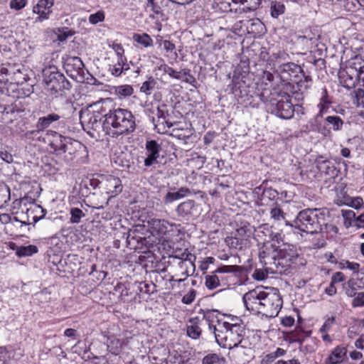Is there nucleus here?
I'll return each instance as SVG.
<instances>
[{
  "label": "nucleus",
  "mask_w": 364,
  "mask_h": 364,
  "mask_svg": "<svg viewBox=\"0 0 364 364\" xmlns=\"http://www.w3.org/2000/svg\"><path fill=\"white\" fill-rule=\"evenodd\" d=\"M43 82L45 84L49 82V80H54L59 77L60 80H65L63 75L60 73L58 68L54 65L45 68L43 70Z\"/></svg>",
  "instance_id": "26"
},
{
  "label": "nucleus",
  "mask_w": 364,
  "mask_h": 364,
  "mask_svg": "<svg viewBox=\"0 0 364 364\" xmlns=\"http://www.w3.org/2000/svg\"><path fill=\"white\" fill-rule=\"evenodd\" d=\"M112 93L120 100H125L133 95L134 88L130 85H121L112 87Z\"/></svg>",
  "instance_id": "23"
},
{
  "label": "nucleus",
  "mask_w": 364,
  "mask_h": 364,
  "mask_svg": "<svg viewBox=\"0 0 364 364\" xmlns=\"http://www.w3.org/2000/svg\"><path fill=\"white\" fill-rule=\"evenodd\" d=\"M60 118V117L55 113L40 117L37 122L36 127L40 130H43L48 128L53 122L59 120Z\"/></svg>",
  "instance_id": "28"
},
{
  "label": "nucleus",
  "mask_w": 364,
  "mask_h": 364,
  "mask_svg": "<svg viewBox=\"0 0 364 364\" xmlns=\"http://www.w3.org/2000/svg\"><path fill=\"white\" fill-rule=\"evenodd\" d=\"M338 268L340 269H348L354 273H358L360 270V264L357 262L343 259L338 263Z\"/></svg>",
  "instance_id": "40"
},
{
  "label": "nucleus",
  "mask_w": 364,
  "mask_h": 364,
  "mask_svg": "<svg viewBox=\"0 0 364 364\" xmlns=\"http://www.w3.org/2000/svg\"><path fill=\"white\" fill-rule=\"evenodd\" d=\"M38 247L36 245L20 246L16 250V255L18 257H29L38 252Z\"/></svg>",
  "instance_id": "38"
},
{
  "label": "nucleus",
  "mask_w": 364,
  "mask_h": 364,
  "mask_svg": "<svg viewBox=\"0 0 364 364\" xmlns=\"http://www.w3.org/2000/svg\"><path fill=\"white\" fill-rule=\"evenodd\" d=\"M262 0H235V13H245L257 10Z\"/></svg>",
  "instance_id": "16"
},
{
  "label": "nucleus",
  "mask_w": 364,
  "mask_h": 364,
  "mask_svg": "<svg viewBox=\"0 0 364 364\" xmlns=\"http://www.w3.org/2000/svg\"><path fill=\"white\" fill-rule=\"evenodd\" d=\"M246 21H240L236 22L233 27V33L239 36H245L247 35L246 32Z\"/></svg>",
  "instance_id": "50"
},
{
  "label": "nucleus",
  "mask_w": 364,
  "mask_h": 364,
  "mask_svg": "<svg viewBox=\"0 0 364 364\" xmlns=\"http://www.w3.org/2000/svg\"><path fill=\"white\" fill-rule=\"evenodd\" d=\"M166 126L168 128H171V127H173V126H176L175 128H173L172 129V132L170 134V135L174 136V137H176L179 139H184L186 137H188V134H181V133H178V130H183V128L179 127L178 124H172L171 122H166Z\"/></svg>",
  "instance_id": "55"
},
{
  "label": "nucleus",
  "mask_w": 364,
  "mask_h": 364,
  "mask_svg": "<svg viewBox=\"0 0 364 364\" xmlns=\"http://www.w3.org/2000/svg\"><path fill=\"white\" fill-rule=\"evenodd\" d=\"M54 5L53 0H38L33 6L32 11L37 15L36 22H43L48 20L52 14V7Z\"/></svg>",
  "instance_id": "10"
},
{
  "label": "nucleus",
  "mask_w": 364,
  "mask_h": 364,
  "mask_svg": "<svg viewBox=\"0 0 364 364\" xmlns=\"http://www.w3.org/2000/svg\"><path fill=\"white\" fill-rule=\"evenodd\" d=\"M65 66L68 73H71L72 69L79 73L82 69L84 64L80 58L72 57L67 60Z\"/></svg>",
  "instance_id": "34"
},
{
  "label": "nucleus",
  "mask_w": 364,
  "mask_h": 364,
  "mask_svg": "<svg viewBox=\"0 0 364 364\" xmlns=\"http://www.w3.org/2000/svg\"><path fill=\"white\" fill-rule=\"evenodd\" d=\"M301 68L294 63H286L279 68V75L284 82H296L295 78L300 73Z\"/></svg>",
  "instance_id": "13"
},
{
  "label": "nucleus",
  "mask_w": 364,
  "mask_h": 364,
  "mask_svg": "<svg viewBox=\"0 0 364 364\" xmlns=\"http://www.w3.org/2000/svg\"><path fill=\"white\" fill-rule=\"evenodd\" d=\"M347 355V349L342 346H338L334 348L328 357L326 358V364H340L341 363Z\"/></svg>",
  "instance_id": "19"
},
{
  "label": "nucleus",
  "mask_w": 364,
  "mask_h": 364,
  "mask_svg": "<svg viewBox=\"0 0 364 364\" xmlns=\"http://www.w3.org/2000/svg\"><path fill=\"white\" fill-rule=\"evenodd\" d=\"M276 252L277 257L287 266L296 264L299 259L298 250L293 245L282 242V245L277 246Z\"/></svg>",
  "instance_id": "7"
},
{
  "label": "nucleus",
  "mask_w": 364,
  "mask_h": 364,
  "mask_svg": "<svg viewBox=\"0 0 364 364\" xmlns=\"http://www.w3.org/2000/svg\"><path fill=\"white\" fill-rule=\"evenodd\" d=\"M156 85L155 80L150 77L148 80L144 82L140 87V91L146 95H150L151 91L154 88Z\"/></svg>",
  "instance_id": "53"
},
{
  "label": "nucleus",
  "mask_w": 364,
  "mask_h": 364,
  "mask_svg": "<svg viewBox=\"0 0 364 364\" xmlns=\"http://www.w3.org/2000/svg\"><path fill=\"white\" fill-rule=\"evenodd\" d=\"M156 43L161 47L166 52V56L171 60H176L178 55L176 50V46L168 40H164L162 36H157L156 37Z\"/></svg>",
  "instance_id": "20"
},
{
  "label": "nucleus",
  "mask_w": 364,
  "mask_h": 364,
  "mask_svg": "<svg viewBox=\"0 0 364 364\" xmlns=\"http://www.w3.org/2000/svg\"><path fill=\"white\" fill-rule=\"evenodd\" d=\"M235 0H214L213 8L220 12H235Z\"/></svg>",
  "instance_id": "29"
},
{
  "label": "nucleus",
  "mask_w": 364,
  "mask_h": 364,
  "mask_svg": "<svg viewBox=\"0 0 364 364\" xmlns=\"http://www.w3.org/2000/svg\"><path fill=\"white\" fill-rule=\"evenodd\" d=\"M214 262L215 259L213 257H205L200 262L199 268L203 272L207 271L210 264H213Z\"/></svg>",
  "instance_id": "61"
},
{
  "label": "nucleus",
  "mask_w": 364,
  "mask_h": 364,
  "mask_svg": "<svg viewBox=\"0 0 364 364\" xmlns=\"http://www.w3.org/2000/svg\"><path fill=\"white\" fill-rule=\"evenodd\" d=\"M226 244L231 248L242 250L246 248L243 245L240 244V240L235 235L231 237H227L225 239Z\"/></svg>",
  "instance_id": "52"
},
{
  "label": "nucleus",
  "mask_w": 364,
  "mask_h": 364,
  "mask_svg": "<svg viewBox=\"0 0 364 364\" xmlns=\"http://www.w3.org/2000/svg\"><path fill=\"white\" fill-rule=\"evenodd\" d=\"M103 187L105 193L109 196V198L114 197L122 191L121 180L119 178L114 176H107L105 178Z\"/></svg>",
  "instance_id": "12"
},
{
  "label": "nucleus",
  "mask_w": 364,
  "mask_h": 364,
  "mask_svg": "<svg viewBox=\"0 0 364 364\" xmlns=\"http://www.w3.org/2000/svg\"><path fill=\"white\" fill-rule=\"evenodd\" d=\"M132 38L136 43L143 46L144 48L153 46V40L147 33H134Z\"/></svg>",
  "instance_id": "36"
},
{
  "label": "nucleus",
  "mask_w": 364,
  "mask_h": 364,
  "mask_svg": "<svg viewBox=\"0 0 364 364\" xmlns=\"http://www.w3.org/2000/svg\"><path fill=\"white\" fill-rule=\"evenodd\" d=\"M161 150V145L155 140L146 142V156L144 165L151 166L158 162L159 154Z\"/></svg>",
  "instance_id": "11"
},
{
  "label": "nucleus",
  "mask_w": 364,
  "mask_h": 364,
  "mask_svg": "<svg viewBox=\"0 0 364 364\" xmlns=\"http://www.w3.org/2000/svg\"><path fill=\"white\" fill-rule=\"evenodd\" d=\"M241 270V267L237 265H223L217 268L214 273L215 274H232L237 273Z\"/></svg>",
  "instance_id": "43"
},
{
  "label": "nucleus",
  "mask_w": 364,
  "mask_h": 364,
  "mask_svg": "<svg viewBox=\"0 0 364 364\" xmlns=\"http://www.w3.org/2000/svg\"><path fill=\"white\" fill-rule=\"evenodd\" d=\"M218 323L213 326L215 337L218 345L225 348H233L241 343L244 336V327L240 317L229 314H220Z\"/></svg>",
  "instance_id": "2"
},
{
  "label": "nucleus",
  "mask_w": 364,
  "mask_h": 364,
  "mask_svg": "<svg viewBox=\"0 0 364 364\" xmlns=\"http://www.w3.org/2000/svg\"><path fill=\"white\" fill-rule=\"evenodd\" d=\"M16 352L12 349H0V364H13Z\"/></svg>",
  "instance_id": "35"
},
{
  "label": "nucleus",
  "mask_w": 364,
  "mask_h": 364,
  "mask_svg": "<svg viewBox=\"0 0 364 364\" xmlns=\"http://www.w3.org/2000/svg\"><path fill=\"white\" fill-rule=\"evenodd\" d=\"M353 63L352 59L350 60L346 66L338 73L340 83L347 89L354 87L358 81H361L360 73Z\"/></svg>",
  "instance_id": "6"
},
{
  "label": "nucleus",
  "mask_w": 364,
  "mask_h": 364,
  "mask_svg": "<svg viewBox=\"0 0 364 364\" xmlns=\"http://www.w3.org/2000/svg\"><path fill=\"white\" fill-rule=\"evenodd\" d=\"M70 222L71 223L77 224L80 222L82 218L85 217V214L82 210L77 208H73L70 209Z\"/></svg>",
  "instance_id": "48"
},
{
  "label": "nucleus",
  "mask_w": 364,
  "mask_h": 364,
  "mask_svg": "<svg viewBox=\"0 0 364 364\" xmlns=\"http://www.w3.org/2000/svg\"><path fill=\"white\" fill-rule=\"evenodd\" d=\"M103 130L112 137L132 133L136 128L135 117L127 109L117 108L105 114Z\"/></svg>",
  "instance_id": "3"
},
{
  "label": "nucleus",
  "mask_w": 364,
  "mask_h": 364,
  "mask_svg": "<svg viewBox=\"0 0 364 364\" xmlns=\"http://www.w3.org/2000/svg\"><path fill=\"white\" fill-rule=\"evenodd\" d=\"M12 65L10 64L0 65V89L9 90V80L11 75Z\"/></svg>",
  "instance_id": "22"
},
{
  "label": "nucleus",
  "mask_w": 364,
  "mask_h": 364,
  "mask_svg": "<svg viewBox=\"0 0 364 364\" xmlns=\"http://www.w3.org/2000/svg\"><path fill=\"white\" fill-rule=\"evenodd\" d=\"M26 81V75L19 68L12 65L11 75L9 80V90L12 85H18Z\"/></svg>",
  "instance_id": "25"
},
{
  "label": "nucleus",
  "mask_w": 364,
  "mask_h": 364,
  "mask_svg": "<svg viewBox=\"0 0 364 364\" xmlns=\"http://www.w3.org/2000/svg\"><path fill=\"white\" fill-rule=\"evenodd\" d=\"M284 5L280 2L274 1L271 5V15L273 18H277L284 12Z\"/></svg>",
  "instance_id": "49"
},
{
  "label": "nucleus",
  "mask_w": 364,
  "mask_h": 364,
  "mask_svg": "<svg viewBox=\"0 0 364 364\" xmlns=\"http://www.w3.org/2000/svg\"><path fill=\"white\" fill-rule=\"evenodd\" d=\"M264 291V288L257 287L244 294L242 299L247 310L259 314Z\"/></svg>",
  "instance_id": "8"
},
{
  "label": "nucleus",
  "mask_w": 364,
  "mask_h": 364,
  "mask_svg": "<svg viewBox=\"0 0 364 364\" xmlns=\"http://www.w3.org/2000/svg\"><path fill=\"white\" fill-rule=\"evenodd\" d=\"M277 114L283 119H290L293 117L294 109L289 100H281L277 105Z\"/></svg>",
  "instance_id": "21"
},
{
  "label": "nucleus",
  "mask_w": 364,
  "mask_h": 364,
  "mask_svg": "<svg viewBox=\"0 0 364 364\" xmlns=\"http://www.w3.org/2000/svg\"><path fill=\"white\" fill-rule=\"evenodd\" d=\"M246 32L253 37L260 36L265 33L264 24L258 18L246 20Z\"/></svg>",
  "instance_id": "18"
},
{
  "label": "nucleus",
  "mask_w": 364,
  "mask_h": 364,
  "mask_svg": "<svg viewBox=\"0 0 364 364\" xmlns=\"http://www.w3.org/2000/svg\"><path fill=\"white\" fill-rule=\"evenodd\" d=\"M65 83V80H60L59 77L54 80H49V82L45 84L46 90L50 95H54L58 93L62 87H64Z\"/></svg>",
  "instance_id": "30"
},
{
  "label": "nucleus",
  "mask_w": 364,
  "mask_h": 364,
  "mask_svg": "<svg viewBox=\"0 0 364 364\" xmlns=\"http://www.w3.org/2000/svg\"><path fill=\"white\" fill-rule=\"evenodd\" d=\"M129 343V338L127 337H118L115 335L107 336V346L108 350L114 355L119 354L124 348V346Z\"/></svg>",
  "instance_id": "14"
},
{
  "label": "nucleus",
  "mask_w": 364,
  "mask_h": 364,
  "mask_svg": "<svg viewBox=\"0 0 364 364\" xmlns=\"http://www.w3.org/2000/svg\"><path fill=\"white\" fill-rule=\"evenodd\" d=\"M202 364H225V359L218 354H208L203 359Z\"/></svg>",
  "instance_id": "41"
},
{
  "label": "nucleus",
  "mask_w": 364,
  "mask_h": 364,
  "mask_svg": "<svg viewBox=\"0 0 364 364\" xmlns=\"http://www.w3.org/2000/svg\"><path fill=\"white\" fill-rule=\"evenodd\" d=\"M274 245H270L269 243H265L262 246V249L259 251V258L260 259H265L267 257L276 258L277 257V252L276 249H274L272 252L270 251V249L274 247Z\"/></svg>",
  "instance_id": "39"
},
{
  "label": "nucleus",
  "mask_w": 364,
  "mask_h": 364,
  "mask_svg": "<svg viewBox=\"0 0 364 364\" xmlns=\"http://www.w3.org/2000/svg\"><path fill=\"white\" fill-rule=\"evenodd\" d=\"M191 191L188 188L182 187L176 192H168L166 195L165 202L167 203H172L175 200L183 198L190 194Z\"/></svg>",
  "instance_id": "31"
},
{
  "label": "nucleus",
  "mask_w": 364,
  "mask_h": 364,
  "mask_svg": "<svg viewBox=\"0 0 364 364\" xmlns=\"http://www.w3.org/2000/svg\"><path fill=\"white\" fill-rule=\"evenodd\" d=\"M235 236L240 240V244L248 247L250 244L252 232L246 228H240L236 230Z\"/></svg>",
  "instance_id": "33"
},
{
  "label": "nucleus",
  "mask_w": 364,
  "mask_h": 364,
  "mask_svg": "<svg viewBox=\"0 0 364 364\" xmlns=\"http://www.w3.org/2000/svg\"><path fill=\"white\" fill-rule=\"evenodd\" d=\"M355 283L353 280L348 282V288L346 289V294L349 297H355L357 294H355L356 288L354 287Z\"/></svg>",
  "instance_id": "64"
},
{
  "label": "nucleus",
  "mask_w": 364,
  "mask_h": 364,
  "mask_svg": "<svg viewBox=\"0 0 364 364\" xmlns=\"http://www.w3.org/2000/svg\"><path fill=\"white\" fill-rule=\"evenodd\" d=\"M334 323H335V318L333 316H331V317L328 318L325 321V322L322 325V326L321 327L319 331L321 334V338L323 341L327 342V343L331 342L332 340H331V337L329 336V335L328 334V332L331 330V328H332Z\"/></svg>",
  "instance_id": "32"
},
{
  "label": "nucleus",
  "mask_w": 364,
  "mask_h": 364,
  "mask_svg": "<svg viewBox=\"0 0 364 364\" xmlns=\"http://www.w3.org/2000/svg\"><path fill=\"white\" fill-rule=\"evenodd\" d=\"M270 216L271 218L275 221H281L285 218L283 210L278 207H274L271 209Z\"/></svg>",
  "instance_id": "57"
},
{
  "label": "nucleus",
  "mask_w": 364,
  "mask_h": 364,
  "mask_svg": "<svg viewBox=\"0 0 364 364\" xmlns=\"http://www.w3.org/2000/svg\"><path fill=\"white\" fill-rule=\"evenodd\" d=\"M109 48H112L115 53L117 59L121 58H127L124 55V49L122 45L115 41H110L108 42Z\"/></svg>",
  "instance_id": "42"
},
{
  "label": "nucleus",
  "mask_w": 364,
  "mask_h": 364,
  "mask_svg": "<svg viewBox=\"0 0 364 364\" xmlns=\"http://www.w3.org/2000/svg\"><path fill=\"white\" fill-rule=\"evenodd\" d=\"M353 307H360L364 306V292H359L352 301Z\"/></svg>",
  "instance_id": "59"
},
{
  "label": "nucleus",
  "mask_w": 364,
  "mask_h": 364,
  "mask_svg": "<svg viewBox=\"0 0 364 364\" xmlns=\"http://www.w3.org/2000/svg\"><path fill=\"white\" fill-rule=\"evenodd\" d=\"M10 200V188L4 183L0 182V204L3 205Z\"/></svg>",
  "instance_id": "45"
},
{
  "label": "nucleus",
  "mask_w": 364,
  "mask_h": 364,
  "mask_svg": "<svg viewBox=\"0 0 364 364\" xmlns=\"http://www.w3.org/2000/svg\"><path fill=\"white\" fill-rule=\"evenodd\" d=\"M193 207V203L191 200L183 202L178 205L177 208V212L181 215H186L191 213Z\"/></svg>",
  "instance_id": "46"
},
{
  "label": "nucleus",
  "mask_w": 364,
  "mask_h": 364,
  "mask_svg": "<svg viewBox=\"0 0 364 364\" xmlns=\"http://www.w3.org/2000/svg\"><path fill=\"white\" fill-rule=\"evenodd\" d=\"M323 218L324 215L320 210L309 209L301 211L292 224L288 221H286L285 224L294 227L301 232L313 234L320 229Z\"/></svg>",
  "instance_id": "4"
},
{
  "label": "nucleus",
  "mask_w": 364,
  "mask_h": 364,
  "mask_svg": "<svg viewBox=\"0 0 364 364\" xmlns=\"http://www.w3.org/2000/svg\"><path fill=\"white\" fill-rule=\"evenodd\" d=\"M26 214L28 218H31L32 220L36 223L44 218L46 211L41 205L33 203L27 208Z\"/></svg>",
  "instance_id": "24"
},
{
  "label": "nucleus",
  "mask_w": 364,
  "mask_h": 364,
  "mask_svg": "<svg viewBox=\"0 0 364 364\" xmlns=\"http://www.w3.org/2000/svg\"><path fill=\"white\" fill-rule=\"evenodd\" d=\"M267 272L263 269H257L252 274L253 279L257 281H262L267 277Z\"/></svg>",
  "instance_id": "60"
},
{
  "label": "nucleus",
  "mask_w": 364,
  "mask_h": 364,
  "mask_svg": "<svg viewBox=\"0 0 364 364\" xmlns=\"http://www.w3.org/2000/svg\"><path fill=\"white\" fill-rule=\"evenodd\" d=\"M192 322L191 321V324L187 326V335L193 339H197L201 334V329L198 325Z\"/></svg>",
  "instance_id": "44"
},
{
  "label": "nucleus",
  "mask_w": 364,
  "mask_h": 364,
  "mask_svg": "<svg viewBox=\"0 0 364 364\" xmlns=\"http://www.w3.org/2000/svg\"><path fill=\"white\" fill-rule=\"evenodd\" d=\"M95 112H97L98 108H95ZM94 111H82L80 115V122L84 129H96L100 126V121L97 119V116H94Z\"/></svg>",
  "instance_id": "15"
},
{
  "label": "nucleus",
  "mask_w": 364,
  "mask_h": 364,
  "mask_svg": "<svg viewBox=\"0 0 364 364\" xmlns=\"http://www.w3.org/2000/svg\"><path fill=\"white\" fill-rule=\"evenodd\" d=\"M159 69L163 70L166 74L168 75L172 78L177 80L181 78V72L173 70L172 68L168 66L167 65H162Z\"/></svg>",
  "instance_id": "56"
},
{
  "label": "nucleus",
  "mask_w": 364,
  "mask_h": 364,
  "mask_svg": "<svg viewBox=\"0 0 364 364\" xmlns=\"http://www.w3.org/2000/svg\"><path fill=\"white\" fill-rule=\"evenodd\" d=\"M353 61V65H354L358 71L360 73L361 75V82L364 85V55L361 56H355L352 59Z\"/></svg>",
  "instance_id": "47"
},
{
  "label": "nucleus",
  "mask_w": 364,
  "mask_h": 364,
  "mask_svg": "<svg viewBox=\"0 0 364 364\" xmlns=\"http://www.w3.org/2000/svg\"><path fill=\"white\" fill-rule=\"evenodd\" d=\"M174 228L176 225L166 220L151 218L147 220L146 225L136 226L134 237L147 248L159 245V250L162 249L170 255L173 249L171 236Z\"/></svg>",
  "instance_id": "1"
},
{
  "label": "nucleus",
  "mask_w": 364,
  "mask_h": 364,
  "mask_svg": "<svg viewBox=\"0 0 364 364\" xmlns=\"http://www.w3.org/2000/svg\"><path fill=\"white\" fill-rule=\"evenodd\" d=\"M49 145L56 154H61L70 151V146L73 145L70 139L65 137L56 132L49 131L47 133Z\"/></svg>",
  "instance_id": "9"
},
{
  "label": "nucleus",
  "mask_w": 364,
  "mask_h": 364,
  "mask_svg": "<svg viewBox=\"0 0 364 364\" xmlns=\"http://www.w3.org/2000/svg\"><path fill=\"white\" fill-rule=\"evenodd\" d=\"M129 65L127 63V59L118 58L115 64L109 68L110 73L115 77L120 76L124 72L129 70Z\"/></svg>",
  "instance_id": "27"
},
{
  "label": "nucleus",
  "mask_w": 364,
  "mask_h": 364,
  "mask_svg": "<svg viewBox=\"0 0 364 364\" xmlns=\"http://www.w3.org/2000/svg\"><path fill=\"white\" fill-rule=\"evenodd\" d=\"M105 18V14L103 11H98L95 14H92L89 16V22L91 24L95 25L98 23L104 21Z\"/></svg>",
  "instance_id": "54"
},
{
  "label": "nucleus",
  "mask_w": 364,
  "mask_h": 364,
  "mask_svg": "<svg viewBox=\"0 0 364 364\" xmlns=\"http://www.w3.org/2000/svg\"><path fill=\"white\" fill-rule=\"evenodd\" d=\"M263 296L259 314L267 317L277 316L283 305L279 291L276 289L264 288Z\"/></svg>",
  "instance_id": "5"
},
{
  "label": "nucleus",
  "mask_w": 364,
  "mask_h": 364,
  "mask_svg": "<svg viewBox=\"0 0 364 364\" xmlns=\"http://www.w3.org/2000/svg\"><path fill=\"white\" fill-rule=\"evenodd\" d=\"M111 103V100L109 98L97 101L90 105H89L83 111H95L94 107L99 108L97 109V112H95L93 113L94 116H97V119L101 121L102 117L104 116L105 117V114H107V110H109V105Z\"/></svg>",
  "instance_id": "17"
},
{
  "label": "nucleus",
  "mask_w": 364,
  "mask_h": 364,
  "mask_svg": "<svg viewBox=\"0 0 364 364\" xmlns=\"http://www.w3.org/2000/svg\"><path fill=\"white\" fill-rule=\"evenodd\" d=\"M363 205V200L361 197H353L350 200V207L354 209H360Z\"/></svg>",
  "instance_id": "63"
},
{
  "label": "nucleus",
  "mask_w": 364,
  "mask_h": 364,
  "mask_svg": "<svg viewBox=\"0 0 364 364\" xmlns=\"http://www.w3.org/2000/svg\"><path fill=\"white\" fill-rule=\"evenodd\" d=\"M27 4V0H11L10 1V8L15 10H21Z\"/></svg>",
  "instance_id": "62"
},
{
  "label": "nucleus",
  "mask_w": 364,
  "mask_h": 364,
  "mask_svg": "<svg viewBox=\"0 0 364 364\" xmlns=\"http://www.w3.org/2000/svg\"><path fill=\"white\" fill-rule=\"evenodd\" d=\"M326 120L332 125L335 131L341 129L343 124V120L338 116H328Z\"/></svg>",
  "instance_id": "51"
},
{
  "label": "nucleus",
  "mask_w": 364,
  "mask_h": 364,
  "mask_svg": "<svg viewBox=\"0 0 364 364\" xmlns=\"http://www.w3.org/2000/svg\"><path fill=\"white\" fill-rule=\"evenodd\" d=\"M196 296V291L193 289H191L188 292L183 296L182 302L185 304H191L193 302Z\"/></svg>",
  "instance_id": "58"
},
{
  "label": "nucleus",
  "mask_w": 364,
  "mask_h": 364,
  "mask_svg": "<svg viewBox=\"0 0 364 364\" xmlns=\"http://www.w3.org/2000/svg\"><path fill=\"white\" fill-rule=\"evenodd\" d=\"M205 285L209 290H213L219 287H221L219 276L214 272L212 274L205 276Z\"/></svg>",
  "instance_id": "37"
}]
</instances>
